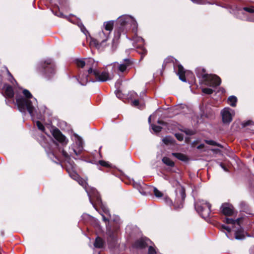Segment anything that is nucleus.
Masks as SVG:
<instances>
[{
    "mask_svg": "<svg viewBox=\"0 0 254 254\" xmlns=\"http://www.w3.org/2000/svg\"><path fill=\"white\" fill-rule=\"evenodd\" d=\"M240 219H237L236 220L233 219L232 218H226L225 219V222L227 224H231L232 225L237 224L240 226Z\"/></svg>",
    "mask_w": 254,
    "mask_h": 254,
    "instance_id": "nucleus-26",
    "label": "nucleus"
},
{
    "mask_svg": "<svg viewBox=\"0 0 254 254\" xmlns=\"http://www.w3.org/2000/svg\"><path fill=\"white\" fill-rule=\"evenodd\" d=\"M193 2L196 3L197 4H206V3H210L209 2V0H191Z\"/></svg>",
    "mask_w": 254,
    "mask_h": 254,
    "instance_id": "nucleus-31",
    "label": "nucleus"
},
{
    "mask_svg": "<svg viewBox=\"0 0 254 254\" xmlns=\"http://www.w3.org/2000/svg\"><path fill=\"white\" fill-rule=\"evenodd\" d=\"M118 83L119 84V82H117V83H116V86H117V85Z\"/></svg>",
    "mask_w": 254,
    "mask_h": 254,
    "instance_id": "nucleus-58",
    "label": "nucleus"
},
{
    "mask_svg": "<svg viewBox=\"0 0 254 254\" xmlns=\"http://www.w3.org/2000/svg\"><path fill=\"white\" fill-rule=\"evenodd\" d=\"M7 72H8V74L11 76V79H9V80L11 81V82L12 83H13V81H14L15 82H16L15 80V79L13 78V77L11 76V75L10 73L8 71H7Z\"/></svg>",
    "mask_w": 254,
    "mask_h": 254,
    "instance_id": "nucleus-47",
    "label": "nucleus"
},
{
    "mask_svg": "<svg viewBox=\"0 0 254 254\" xmlns=\"http://www.w3.org/2000/svg\"><path fill=\"white\" fill-rule=\"evenodd\" d=\"M136 48L137 49V52L141 55L142 58V56L145 55L147 53L146 50L141 45L137 46Z\"/></svg>",
    "mask_w": 254,
    "mask_h": 254,
    "instance_id": "nucleus-27",
    "label": "nucleus"
},
{
    "mask_svg": "<svg viewBox=\"0 0 254 254\" xmlns=\"http://www.w3.org/2000/svg\"><path fill=\"white\" fill-rule=\"evenodd\" d=\"M158 123L159 124H163V122H162V121H158Z\"/></svg>",
    "mask_w": 254,
    "mask_h": 254,
    "instance_id": "nucleus-54",
    "label": "nucleus"
},
{
    "mask_svg": "<svg viewBox=\"0 0 254 254\" xmlns=\"http://www.w3.org/2000/svg\"><path fill=\"white\" fill-rule=\"evenodd\" d=\"M75 63L77 66L83 67L85 65V60L76 59L75 60Z\"/></svg>",
    "mask_w": 254,
    "mask_h": 254,
    "instance_id": "nucleus-28",
    "label": "nucleus"
},
{
    "mask_svg": "<svg viewBox=\"0 0 254 254\" xmlns=\"http://www.w3.org/2000/svg\"><path fill=\"white\" fill-rule=\"evenodd\" d=\"M48 155H49V156H50V155H52L54 156V154H53V153H49V154H48Z\"/></svg>",
    "mask_w": 254,
    "mask_h": 254,
    "instance_id": "nucleus-55",
    "label": "nucleus"
},
{
    "mask_svg": "<svg viewBox=\"0 0 254 254\" xmlns=\"http://www.w3.org/2000/svg\"><path fill=\"white\" fill-rule=\"evenodd\" d=\"M131 105L134 107H138L139 109L143 108V106L142 105H139V101L137 100H134L132 101Z\"/></svg>",
    "mask_w": 254,
    "mask_h": 254,
    "instance_id": "nucleus-34",
    "label": "nucleus"
},
{
    "mask_svg": "<svg viewBox=\"0 0 254 254\" xmlns=\"http://www.w3.org/2000/svg\"><path fill=\"white\" fill-rule=\"evenodd\" d=\"M167 203L169 205H172V204H173V202H172V200H170V199H168L167 200Z\"/></svg>",
    "mask_w": 254,
    "mask_h": 254,
    "instance_id": "nucleus-49",
    "label": "nucleus"
},
{
    "mask_svg": "<svg viewBox=\"0 0 254 254\" xmlns=\"http://www.w3.org/2000/svg\"><path fill=\"white\" fill-rule=\"evenodd\" d=\"M119 226H116L115 228H107V234L108 235V241L115 242L117 241V233Z\"/></svg>",
    "mask_w": 254,
    "mask_h": 254,
    "instance_id": "nucleus-12",
    "label": "nucleus"
},
{
    "mask_svg": "<svg viewBox=\"0 0 254 254\" xmlns=\"http://www.w3.org/2000/svg\"><path fill=\"white\" fill-rule=\"evenodd\" d=\"M180 193L182 197V200L180 201L179 204H178V203L177 202V199L176 200L175 203L174 204L175 209H179L182 208L183 206V201L186 197L185 191L183 189L181 190Z\"/></svg>",
    "mask_w": 254,
    "mask_h": 254,
    "instance_id": "nucleus-17",
    "label": "nucleus"
},
{
    "mask_svg": "<svg viewBox=\"0 0 254 254\" xmlns=\"http://www.w3.org/2000/svg\"><path fill=\"white\" fill-rule=\"evenodd\" d=\"M172 155L178 158L179 160L183 161H187L188 160L187 156L182 153H173Z\"/></svg>",
    "mask_w": 254,
    "mask_h": 254,
    "instance_id": "nucleus-21",
    "label": "nucleus"
},
{
    "mask_svg": "<svg viewBox=\"0 0 254 254\" xmlns=\"http://www.w3.org/2000/svg\"><path fill=\"white\" fill-rule=\"evenodd\" d=\"M237 102V98L235 96H231L228 99V103L232 107H235Z\"/></svg>",
    "mask_w": 254,
    "mask_h": 254,
    "instance_id": "nucleus-23",
    "label": "nucleus"
},
{
    "mask_svg": "<svg viewBox=\"0 0 254 254\" xmlns=\"http://www.w3.org/2000/svg\"><path fill=\"white\" fill-rule=\"evenodd\" d=\"M250 252L251 254H254V247L251 249Z\"/></svg>",
    "mask_w": 254,
    "mask_h": 254,
    "instance_id": "nucleus-52",
    "label": "nucleus"
},
{
    "mask_svg": "<svg viewBox=\"0 0 254 254\" xmlns=\"http://www.w3.org/2000/svg\"><path fill=\"white\" fill-rule=\"evenodd\" d=\"M67 171L70 177L73 180L77 181L78 184L84 188L89 197L90 202L92 204L93 206L96 208L95 204L93 203V200L95 199L97 204H98L100 206L104 213L110 217L111 215L109 212V210L106 205L103 204L102 202L100 196L98 194V192L97 191V190L94 188L89 187L87 185L86 181L83 180L82 178H80L78 174L74 171H70L68 169Z\"/></svg>",
    "mask_w": 254,
    "mask_h": 254,
    "instance_id": "nucleus-1",
    "label": "nucleus"
},
{
    "mask_svg": "<svg viewBox=\"0 0 254 254\" xmlns=\"http://www.w3.org/2000/svg\"><path fill=\"white\" fill-rule=\"evenodd\" d=\"M184 131L185 132V133L187 135H192L194 134V131L192 130H190L189 129H185Z\"/></svg>",
    "mask_w": 254,
    "mask_h": 254,
    "instance_id": "nucleus-42",
    "label": "nucleus"
},
{
    "mask_svg": "<svg viewBox=\"0 0 254 254\" xmlns=\"http://www.w3.org/2000/svg\"><path fill=\"white\" fill-rule=\"evenodd\" d=\"M221 227L223 229L227 230V231L228 232H230L231 230V228L228 226L222 225Z\"/></svg>",
    "mask_w": 254,
    "mask_h": 254,
    "instance_id": "nucleus-45",
    "label": "nucleus"
},
{
    "mask_svg": "<svg viewBox=\"0 0 254 254\" xmlns=\"http://www.w3.org/2000/svg\"><path fill=\"white\" fill-rule=\"evenodd\" d=\"M52 63V60L51 59H48L46 61H45V64H46L47 65H49V69H50V74L49 75L48 73H46L47 74V76L49 78H50L55 73V70L54 68L53 65L51 64Z\"/></svg>",
    "mask_w": 254,
    "mask_h": 254,
    "instance_id": "nucleus-19",
    "label": "nucleus"
},
{
    "mask_svg": "<svg viewBox=\"0 0 254 254\" xmlns=\"http://www.w3.org/2000/svg\"><path fill=\"white\" fill-rule=\"evenodd\" d=\"M104 243V241L101 238H100V237H97L96 239V240L94 244V246L96 248H101L103 247Z\"/></svg>",
    "mask_w": 254,
    "mask_h": 254,
    "instance_id": "nucleus-24",
    "label": "nucleus"
},
{
    "mask_svg": "<svg viewBox=\"0 0 254 254\" xmlns=\"http://www.w3.org/2000/svg\"><path fill=\"white\" fill-rule=\"evenodd\" d=\"M109 31H105L102 30L98 33L96 38L91 39V45L94 46L99 51H103L108 46L106 42L109 37Z\"/></svg>",
    "mask_w": 254,
    "mask_h": 254,
    "instance_id": "nucleus-5",
    "label": "nucleus"
},
{
    "mask_svg": "<svg viewBox=\"0 0 254 254\" xmlns=\"http://www.w3.org/2000/svg\"><path fill=\"white\" fill-rule=\"evenodd\" d=\"M151 128L155 132H159L161 131L162 127L158 126L151 125Z\"/></svg>",
    "mask_w": 254,
    "mask_h": 254,
    "instance_id": "nucleus-32",
    "label": "nucleus"
},
{
    "mask_svg": "<svg viewBox=\"0 0 254 254\" xmlns=\"http://www.w3.org/2000/svg\"><path fill=\"white\" fill-rule=\"evenodd\" d=\"M99 71L96 68L89 67L85 73L80 74L78 80L82 85H85L88 81L95 82L98 81Z\"/></svg>",
    "mask_w": 254,
    "mask_h": 254,
    "instance_id": "nucleus-6",
    "label": "nucleus"
},
{
    "mask_svg": "<svg viewBox=\"0 0 254 254\" xmlns=\"http://www.w3.org/2000/svg\"><path fill=\"white\" fill-rule=\"evenodd\" d=\"M5 93L7 97L12 98L14 96V92L11 86L8 85L6 86Z\"/></svg>",
    "mask_w": 254,
    "mask_h": 254,
    "instance_id": "nucleus-22",
    "label": "nucleus"
},
{
    "mask_svg": "<svg viewBox=\"0 0 254 254\" xmlns=\"http://www.w3.org/2000/svg\"><path fill=\"white\" fill-rule=\"evenodd\" d=\"M151 242L147 238H142L137 240L134 244V246L137 248H143L148 246Z\"/></svg>",
    "mask_w": 254,
    "mask_h": 254,
    "instance_id": "nucleus-14",
    "label": "nucleus"
},
{
    "mask_svg": "<svg viewBox=\"0 0 254 254\" xmlns=\"http://www.w3.org/2000/svg\"><path fill=\"white\" fill-rule=\"evenodd\" d=\"M225 234H226V235L227 237H228V238H229V237L228 235H227V233H225Z\"/></svg>",
    "mask_w": 254,
    "mask_h": 254,
    "instance_id": "nucleus-56",
    "label": "nucleus"
},
{
    "mask_svg": "<svg viewBox=\"0 0 254 254\" xmlns=\"http://www.w3.org/2000/svg\"><path fill=\"white\" fill-rule=\"evenodd\" d=\"M112 77L110 76L109 73L106 71H103L102 73L99 72V78L97 81L104 82L108 80H110Z\"/></svg>",
    "mask_w": 254,
    "mask_h": 254,
    "instance_id": "nucleus-16",
    "label": "nucleus"
},
{
    "mask_svg": "<svg viewBox=\"0 0 254 254\" xmlns=\"http://www.w3.org/2000/svg\"><path fill=\"white\" fill-rule=\"evenodd\" d=\"M210 204L206 201L200 200L195 204V208L204 218H207L210 213Z\"/></svg>",
    "mask_w": 254,
    "mask_h": 254,
    "instance_id": "nucleus-7",
    "label": "nucleus"
},
{
    "mask_svg": "<svg viewBox=\"0 0 254 254\" xmlns=\"http://www.w3.org/2000/svg\"><path fill=\"white\" fill-rule=\"evenodd\" d=\"M56 15H57L59 17H64V15L63 13H62L61 12H58V13H56L55 14Z\"/></svg>",
    "mask_w": 254,
    "mask_h": 254,
    "instance_id": "nucleus-48",
    "label": "nucleus"
},
{
    "mask_svg": "<svg viewBox=\"0 0 254 254\" xmlns=\"http://www.w3.org/2000/svg\"><path fill=\"white\" fill-rule=\"evenodd\" d=\"M156 253V250L154 247L151 246L149 247L148 254H154Z\"/></svg>",
    "mask_w": 254,
    "mask_h": 254,
    "instance_id": "nucleus-38",
    "label": "nucleus"
},
{
    "mask_svg": "<svg viewBox=\"0 0 254 254\" xmlns=\"http://www.w3.org/2000/svg\"><path fill=\"white\" fill-rule=\"evenodd\" d=\"M223 213L225 215H231L233 213V207L228 203H224L221 206Z\"/></svg>",
    "mask_w": 254,
    "mask_h": 254,
    "instance_id": "nucleus-15",
    "label": "nucleus"
},
{
    "mask_svg": "<svg viewBox=\"0 0 254 254\" xmlns=\"http://www.w3.org/2000/svg\"><path fill=\"white\" fill-rule=\"evenodd\" d=\"M175 136L179 141H182L184 139V136L181 133H176Z\"/></svg>",
    "mask_w": 254,
    "mask_h": 254,
    "instance_id": "nucleus-41",
    "label": "nucleus"
},
{
    "mask_svg": "<svg viewBox=\"0 0 254 254\" xmlns=\"http://www.w3.org/2000/svg\"><path fill=\"white\" fill-rule=\"evenodd\" d=\"M244 236L237 232L235 234V239L237 240H242L244 238Z\"/></svg>",
    "mask_w": 254,
    "mask_h": 254,
    "instance_id": "nucleus-37",
    "label": "nucleus"
},
{
    "mask_svg": "<svg viewBox=\"0 0 254 254\" xmlns=\"http://www.w3.org/2000/svg\"><path fill=\"white\" fill-rule=\"evenodd\" d=\"M43 68H45L46 70H47L45 66H43Z\"/></svg>",
    "mask_w": 254,
    "mask_h": 254,
    "instance_id": "nucleus-57",
    "label": "nucleus"
},
{
    "mask_svg": "<svg viewBox=\"0 0 254 254\" xmlns=\"http://www.w3.org/2000/svg\"><path fill=\"white\" fill-rule=\"evenodd\" d=\"M102 216V218H103V220L104 221H106L108 220V219L107 218H106L105 215L103 214H101Z\"/></svg>",
    "mask_w": 254,
    "mask_h": 254,
    "instance_id": "nucleus-50",
    "label": "nucleus"
},
{
    "mask_svg": "<svg viewBox=\"0 0 254 254\" xmlns=\"http://www.w3.org/2000/svg\"><path fill=\"white\" fill-rule=\"evenodd\" d=\"M118 22L120 23L119 27L118 38H114L112 41L111 46V51H114L117 48L118 45V38L120 37L121 33L123 32L126 34L127 29L129 26L132 27L133 32L136 33L137 31V23L135 19L131 16L125 15L120 16L118 19Z\"/></svg>",
    "mask_w": 254,
    "mask_h": 254,
    "instance_id": "nucleus-3",
    "label": "nucleus"
},
{
    "mask_svg": "<svg viewBox=\"0 0 254 254\" xmlns=\"http://www.w3.org/2000/svg\"><path fill=\"white\" fill-rule=\"evenodd\" d=\"M36 125L39 130L45 132V127L40 121L36 122Z\"/></svg>",
    "mask_w": 254,
    "mask_h": 254,
    "instance_id": "nucleus-33",
    "label": "nucleus"
},
{
    "mask_svg": "<svg viewBox=\"0 0 254 254\" xmlns=\"http://www.w3.org/2000/svg\"><path fill=\"white\" fill-rule=\"evenodd\" d=\"M52 134L54 138L63 144L66 145L68 142V140L64 136L59 129L57 128L54 129L52 131Z\"/></svg>",
    "mask_w": 254,
    "mask_h": 254,
    "instance_id": "nucleus-10",
    "label": "nucleus"
},
{
    "mask_svg": "<svg viewBox=\"0 0 254 254\" xmlns=\"http://www.w3.org/2000/svg\"><path fill=\"white\" fill-rule=\"evenodd\" d=\"M22 92L25 98L19 95H16V102L18 108L21 112L24 113L26 110H27L31 117L33 118L35 116L37 100L33 97L32 94L28 90L23 89Z\"/></svg>",
    "mask_w": 254,
    "mask_h": 254,
    "instance_id": "nucleus-2",
    "label": "nucleus"
},
{
    "mask_svg": "<svg viewBox=\"0 0 254 254\" xmlns=\"http://www.w3.org/2000/svg\"><path fill=\"white\" fill-rule=\"evenodd\" d=\"M153 192L154 195L157 197H160L162 196V192L158 190L156 188H153Z\"/></svg>",
    "mask_w": 254,
    "mask_h": 254,
    "instance_id": "nucleus-35",
    "label": "nucleus"
},
{
    "mask_svg": "<svg viewBox=\"0 0 254 254\" xmlns=\"http://www.w3.org/2000/svg\"><path fill=\"white\" fill-rule=\"evenodd\" d=\"M115 93H116V95L117 97L118 98H122V94H121V93H120V92L119 90H117L115 92Z\"/></svg>",
    "mask_w": 254,
    "mask_h": 254,
    "instance_id": "nucleus-46",
    "label": "nucleus"
},
{
    "mask_svg": "<svg viewBox=\"0 0 254 254\" xmlns=\"http://www.w3.org/2000/svg\"><path fill=\"white\" fill-rule=\"evenodd\" d=\"M99 163L101 165L103 166L108 167L109 166L108 163L104 161H100Z\"/></svg>",
    "mask_w": 254,
    "mask_h": 254,
    "instance_id": "nucleus-44",
    "label": "nucleus"
},
{
    "mask_svg": "<svg viewBox=\"0 0 254 254\" xmlns=\"http://www.w3.org/2000/svg\"><path fill=\"white\" fill-rule=\"evenodd\" d=\"M174 70L176 71L177 74L179 76V79L183 82H186L185 70L181 64L174 65Z\"/></svg>",
    "mask_w": 254,
    "mask_h": 254,
    "instance_id": "nucleus-13",
    "label": "nucleus"
},
{
    "mask_svg": "<svg viewBox=\"0 0 254 254\" xmlns=\"http://www.w3.org/2000/svg\"><path fill=\"white\" fill-rule=\"evenodd\" d=\"M114 22L112 21H109L107 22H105L104 23V27L105 31H109V34H110L111 32L113 30V28Z\"/></svg>",
    "mask_w": 254,
    "mask_h": 254,
    "instance_id": "nucleus-20",
    "label": "nucleus"
},
{
    "mask_svg": "<svg viewBox=\"0 0 254 254\" xmlns=\"http://www.w3.org/2000/svg\"><path fill=\"white\" fill-rule=\"evenodd\" d=\"M72 140L73 143L71 145V148H69L68 153L64 149L62 150V153L63 156L66 159H69L70 156H72L73 154L76 156L79 155L83 150V141L80 136L76 133H74Z\"/></svg>",
    "mask_w": 254,
    "mask_h": 254,
    "instance_id": "nucleus-4",
    "label": "nucleus"
},
{
    "mask_svg": "<svg viewBox=\"0 0 254 254\" xmlns=\"http://www.w3.org/2000/svg\"><path fill=\"white\" fill-rule=\"evenodd\" d=\"M223 122L225 124H229L235 115L234 110L229 108H225L221 112Z\"/></svg>",
    "mask_w": 254,
    "mask_h": 254,
    "instance_id": "nucleus-9",
    "label": "nucleus"
},
{
    "mask_svg": "<svg viewBox=\"0 0 254 254\" xmlns=\"http://www.w3.org/2000/svg\"><path fill=\"white\" fill-rule=\"evenodd\" d=\"M80 27L81 30L83 33H84L85 35H86V33H88V31L86 30L85 28L84 27L83 25H82V24H80L79 25Z\"/></svg>",
    "mask_w": 254,
    "mask_h": 254,
    "instance_id": "nucleus-43",
    "label": "nucleus"
},
{
    "mask_svg": "<svg viewBox=\"0 0 254 254\" xmlns=\"http://www.w3.org/2000/svg\"><path fill=\"white\" fill-rule=\"evenodd\" d=\"M205 142L209 145L216 146L221 148L223 147V146L220 144L217 143L216 142L212 140H205Z\"/></svg>",
    "mask_w": 254,
    "mask_h": 254,
    "instance_id": "nucleus-29",
    "label": "nucleus"
},
{
    "mask_svg": "<svg viewBox=\"0 0 254 254\" xmlns=\"http://www.w3.org/2000/svg\"><path fill=\"white\" fill-rule=\"evenodd\" d=\"M162 162L166 165L170 167H173L174 166V163L169 158L164 157L162 158Z\"/></svg>",
    "mask_w": 254,
    "mask_h": 254,
    "instance_id": "nucleus-25",
    "label": "nucleus"
},
{
    "mask_svg": "<svg viewBox=\"0 0 254 254\" xmlns=\"http://www.w3.org/2000/svg\"><path fill=\"white\" fill-rule=\"evenodd\" d=\"M98 63L95 62L93 59L89 58L85 59V65L88 67H92V68H96Z\"/></svg>",
    "mask_w": 254,
    "mask_h": 254,
    "instance_id": "nucleus-18",
    "label": "nucleus"
},
{
    "mask_svg": "<svg viewBox=\"0 0 254 254\" xmlns=\"http://www.w3.org/2000/svg\"><path fill=\"white\" fill-rule=\"evenodd\" d=\"M152 115L150 116L148 118V122L149 123H150L151 122V118L152 117Z\"/></svg>",
    "mask_w": 254,
    "mask_h": 254,
    "instance_id": "nucleus-53",
    "label": "nucleus"
},
{
    "mask_svg": "<svg viewBox=\"0 0 254 254\" xmlns=\"http://www.w3.org/2000/svg\"><path fill=\"white\" fill-rule=\"evenodd\" d=\"M132 40L134 41V42L136 43L139 42H141L142 43H144V39L142 38L139 37L137 35H134L133 37Z\"/></svg>",
    "mask_w": 254,
    "mask_h": 254,
    "instance_id": "nucleus-30",
    "label": "nucleus"
},
{
    "mask_svg": "<svg viewBox=\"0 0 254 254\" xmlns=\"http://www.w3.org/2000/svg\"><path fill=\"white\" fill-rule=\"evenodd\" d=\"M243 9L245 11H247L250 13H254V8L253 7H245L243 8Z\"/></svg>",
    "mask_w": 254,
    "mask_h": 254,
    "instance_id": "nucleus-40",
    "label": "nucleus"
},
{
    "mask_svg": "<svg viewBox=\"0 0 254 254\" xmlns=\"http://www.w3.org/2000/svg\"><path fill=\"white\" fill-rule=\"evenodd\" d=\"M202 77L204 84L213 87H216L221 84V79L216 75L203 74Z\"/></svg>",
    "mask_w": 254,
    "mask_h": 254,
    "instance_id": "nucleus-8",
    "label": "nucleus"
},
{
    "mask_svg": "<svg viewBox=\"0 0 254 254\" xmlns=\"http://www.w3.org/2000/svg\"><path fill=\"white\" fill-rule=\"evenodd\" d=\"M130 64V61L127 59H126L123 63L120 64H119L118 63H114L113 67L115 69H117L118 71L124 72Z\"/></svg>",
    "mask_w": 254,
    "mask_h": 254,
    "instance_id": "nucleus-11",
    "label": "nucleus"
},
{
    "mask_svg": "<svg viewBox=\"0 0 254 254\" xmlns=\"http://www.w3.org/2000/svg\"><path fill=\"white\" fill-rule=\"evenodd\" d=\"M202 91L203 93L207 94H211L213 92V90L208 88H203Z\"/></svg>",
    "mask_w": 254,
    "mask_h": 254,
    "instance_id": "nucleus-36",
    "label": "nucleus"
},
{
    "mask_svg": "<svg viewBox=\"0 0 254 254\" xmlns=\"http://www.w3.org/2000/svg\"><path fill=\"white\" fill-rule=\"evenodd\" d=\"M163 141L165 144H168L172 142V139L170 137H166L163 139Z\"/></svg>",
    "mask_w": 254,
    "mask_h": 254,
    "instance_id": "nucleus-39",
    "label": "nucleus"
},
{
    "mask_svg": "<svg viewBox=\"0 0 254 254\" xmlns=\"http://www.w3.org/2000/svg\"><path fill=\"white\" fill-rule=\"evenodd\" d=\"M166 180H168V179L166 177L164 178Z\"/></svg>",
    "mask_w": 254,
    "mask_h": 254,
    "instance_id": "nucleus-59",
    "label": "nucleus"
},
{
    "mask_svg": "<svg viewBox=\"0 0 254 254\" xmlns=\"http://www.w3.org/2000/svg\"><path fill=\"white\" fill-rule=\"evenodd\" d=\"M220 165H221V167L223 169V170L224 171H227V168L225 166H224L222 164H221Z\"/></svg>",
    "mask_w": 254,
    "mask_h": 254,
    "instance_id": "nucleus-51",
    "label": "nucleus"
}]
</instances>
